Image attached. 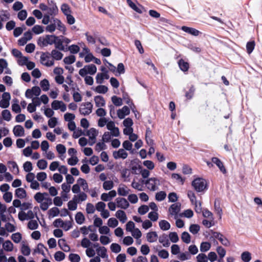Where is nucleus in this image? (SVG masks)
I'll list each match as a JSON object with an SVG mask.
<instances>
[{
  "label": "nucleus",
  "mask_w": 262,
  "mask_h": 262,
  "mask_svg": "<svg viewBox=\"0 0 262 262\" xmlns=\"http://www.w3.org/2000/svg\"><path fill=\"white\" fill-rule=\"evenodd\" d=\"M98 254L102 258H105L107 257L106 254L107 250L104 247H100L96 250Z\"/></svg>",
  "instance_id": "34"
},
{
  "label": "nucleus",
  "mask_w": 262,
  "mask_h": 262,
  "mask_svg": "<svg viewBox=\"0 0 262 262\" xmlns=\"http://www.w3.org/2000/svg\"><path fill=\"white\" fill-rule=\"evenodd\" d=\"M118 207L126 209L129 206L128 202L123 198H118L116 200Z\"/></svg>",
  "instance_id": "8"
},
{
  "label": "nucleus",
  "mask_w": 262,
  "mask_h": 262,
  "mask_svg": "<svg viewBox=\"0 0 262 262\" xmlns=\"http://www.w3.org/2000/svg\"><path fill=\"white\" fill-rule=\"evenodd\" d=\"M61 10L66 16L69 15L72 13V11L70 6L67 4L65 3L61 5Z\"/></svg>",
  "instance_id": "33"
},
{
  "label": "nucleus",
  "mask_w": 262,
  "mask_h": 262,
  "mask_svg": "<svg viewBox=\"0 0 262 262\" xmlns=\"http://www.w3.org/2000/svg\"><path fill=\"white\" fill-rule=\"evenodd\" d=\"M88 73L91 75H94L96 73L97 68L95 65L91 64L90 65L86 66Z\"/></svg>",
  "instance_id": "47"
},
{
  "label": "nucleus",
  "mask_w": 262,
  "mask_h": 262,
  "mask_svg": "<svg viewBox=\"0 0 262 262\" xmlns=\"http://www.w3.org/2000/svg\"><path fill=\"white\" fill-rule=\"evenodd\" d=\"M27 196L26 190L23 188H17L15 191V196L20 199H24Z\"/></svg>",
  "instance_id": "21"
},
{
  "label": "nucleus",
  "mask_w": 262,
  "mask_h": 262,
  "mask_svg": "<svg viewBox=\"0 0 262 262\" xmlns=\"http://www.w3.org/2000/svg\"><path fill=\"white\" fill-rule=\"evenodd\" d=\"M92 243L86 237L83 238L81 242V246L84 248H87L92 245Z\"/></svg>",
  "instance_id": "62"
},
{
  "label": "nucleus",
  "mask_w": 262,
  "mask_h": 262,
  "mask_svg": "<svg viewBox=\"0 0 262 262\" xmlns=\"http://www.w3.org/2000/svg\"><path fill=\"white\" fill-rule=\"evenodd\" d=\"M21 238V234L19 232L13 233L11 235V239L15 243H19Z\"/></svg>",
  "instance_id": "45"
},
{
  "label": "nucleus",
  "mask_w": 262,
  "mask_h": 262,
  "mask_svg": "<svg viewBox=\"0 0 262 262\" xmlns=\"http://www.w3.org/2000/svg\"><path fill=\"white\" fill-rule=\"evenodd\" d=\"M181 204L177 203L172 204L169 208V211L171 215H177L180 211Z\"/></svg>",
  "instance_id": "15"
},
{
  "label": "nucleus",
  "mask_w": 262,
  "mask_h": 262,
  "mask_svg": "<svg viewBox=\"0 0 262 262\" xmlns=\"http://www.w3.org/2000/svg\"><path fill=\"white\" fill-rule=\"evenodd\" d=\"M51 54L49 52H42L40 56V62L42 64L46 67L52 66L54 63L53 59L50 60Z\"/></svg>",
  "instance_id": "3"
},
{
  "label": "nucleus",
  "mask_w": 262,
  "mask_h": 262,
  "mask_svg": "<svg viewBox=\"0 0 262 262\" xmlns=\"http://www.w3.org/2000/svg\"><path fill=\"white\" fill-rule=\"evenodd\" d=\"M8 165L9 169L14 174H18L19 168L17 163L15 161H9L8 162Z\"/></svg>",
  "instance_id": "16"
},
{
  "label": "nucleus",
  "mask_w": 262,
  "mask_h": 262,
  "mask_svg": "<svg viewBox=\"0 0 262 262\" xmlns=\"http://www.w3.org/2000/svg\"><path fill=\"white\" fill-rule=\"evenodd\" d=\"M59 213V210L57 207H53L52 208L50 209L48 211V214L49 215V217H54L58 215Z\"/></svg>",
  "instance_id": "51"
},
{
  "label": "nucleus",
  "mask_w": 262,
  "mask_h": 262,
  "mask_svg": "<svg viewBox=\"0 0 262 262\" xmlns=\"http://www.w3.org/2000/svg\"><path fill=\"white\" fill-rule=\"evenodd\" d=\"M178 63L180 69L182 71L185 72L188 71L189 64L188 62L185 61L183 59L181 58L178 61Z\"/></svg>",
  "instance_id": "17"
},
{
  "label": "nucleus",
  "mask_w": 262,
  "mask_h": 262,
  "mask_svg": "<svg viewBox=\"0 0 262 262\" xmlns=\"http://www.w3.org/2000/svg\"><path fill=\"white\" fill-rule=\"evenodd\" d=\"M181 239L183 242L189 244L191 240L190 235L187 232L184 231L182 233Z\"/></svg>",
  "instance_id": "40"
},
{
  "label": "nucleus",
  "mask_w": 262,
  "mask_h": 262,
  "mask_svg": "<svg viewBox=\"0 0 262 262\" xmlns=\"http://www.w3.org/2000/svg\"><path fill=\"white\" fill-rule=\"evenodd\" d=\"M30 249L28 245L23 244L21 248V252L25 256H28L30 254Z\"/></svg>",
  "instance_id": "54"
},
{
  "label": "nucleus",
  "mask_w": 262,
  "mask_h": 262,
  "mask_svg": "<svg viewBox=\"0 0 262 262\" xmlns=\"http://www.w3.org/2000/svg\"><path fill=\"white\" fill-rule=\"evenodd\" d=\"M126 2L128 5L134 11L140 14L142 13L143 12L141 9L138 7L132 0H126Z\"/></svg>",
  "instance_id": "32"
},
{
  "label": "nucleus",
  "mask_w": 262,
  "mask_h": 262,
  "mask_svg": "<svg viewBox=\"0 0 262 262\" xmlns=\"http://www.w3.org/2000/svg\"><path fill=\"white\" fill-rule=\"evenodd\" d=\"M130 190L127 189V187L125 185H123L122 187L119 186L118 188V193L119 195L121 196L127 195Z\"/></svg>",
  "instance_id": "28"
},
{
  "label": "nucleus",
  "mask_w": 262,
  "mask_h": 262,
  "mask_svg": "<svg viewBox=\"0 0 262 262\" xmlns=\"http://www.w3.org/2000/svg\"><path fill=\"white\" fill-rule=\"evenodd\" d=\"M55 35H46L38 38L37 43L40 48H44L48 45H52L55 42Z\"/></svg>",
  "instance_id": "1"
},
{
  "label": "nucleus",
  "mask_w": 262,
  "mask_h": 262,
  "mask_svg": "<svg viewBox=\"0 0 262 262\" xmlns=\"http://www.w3.org/2000/svg\"><path fill=\"white\" fill-rule=\"evenodd\" d=\"M94 101L97 107L104 106L105 104V101L104 98L100 95L96 96L94 98Z\"/></svg>",
  "instance_id": "24"
},
{
  "label": "nucleus",
  "mask_w": 262,
  "mask_h": 262,
  "mask_svg": "<svg viewBox=\"0 0 262 262\" xmlns=\"http://www.w3.org/2000/svg\"><path fill=\"white\" fill-rule=\"evenodd\" d=\"M192 185L197 192H202L207 189V183L203 178H196L192 182Z\"/></svg>",
  "instance_id": "2"
},
{
  "label": "nucleus",
  "mask_w": 262,
  "mask_h": 262,
  "mask_svg": "<svg viewBox=\"0 0 262 262\" xmlns=\"http://www.w3.org/2000/svg\"><path fill=\"white\" fill-rule=\"evenodd\" d=\"M98 132L94 128H91L87 131L86 135L89 136L90 140H93V142L89 143L90 145H93L96 142V138L97 136Z\"/></svg>",
  "instance_id": "9"
},
{
  "label": "nucleus",
  "mask_w": 262,
  "mask_h": 262,
  "mask_svg": "<svg viewBox=\"0 0 262 262\" xmlns=\"http://www.w3.org/2000/svg\"><path fill=\"white\" fill-rule=\"evenodd\" d=\"M47 162L43 159L38 160L37 163V165L40 169H45L47 167Z\"/></svg>",
  "instance_id": "58"
},
{
  "label": "nucleus",
  "mask_w": 262,
  "mask_h": 262,
  "mask_svg": "<svg viewBox=\"0 0 262 262\" xmlns=\"http://www.w3.org/2000/svg\"><path fill=\"white\" fill-rule=\"evenodd\" d=\"M52 108L54 110L60 109L62 112L66 111V105L61 101L54 100L51 103Z\"/></svg>",
  "instance_id": "6"
},
{
  "label": "nucleus",
  "mask_w": 262,
  "mask_h": 262,
  "mask_svg": "<svg viewBox=\"0 0 262 262\" xmlns=\"http://www.w3.org/2000/svg\"><path fill=\"white\" fill-rule=\"evenodd\" d=\"M110 248L112 251L116 253L120 252L121 250V246L118 244L117 243L112 244Z\"/></svg>",
  "instance_id": "57"
},
{
  "label": "nucleus",
  "mask_w": 262,
  "mask_h": 262,
  "mask_svg": "<svg viewBox=\"0 0 262 262\" xmlns=\"http://www.w3.org/2000/svg\"><path fill=\"white\" fill-rule=\"evenodd\" d=\"M112 101L113 104L117 106H121L122 104V99L116 96L112 97Z\"/></svg>",
  "instance_id": "43"
},
{
  "label": "nucleus",
  "mask_w": 262,
  "mask_h": 262,
  "mask_svg": "<svg viewBox=\"0 0 262 262\" xmlns=\"http://www.w3.org/2000/svg\"><path fill=\"white\" fill-rule=\"evenodd\" d=\"M128 154L124 149H119L118 151L113 152V157L115 159L122 158L125 159L127 157Z\"/></svg>",
  "instance_id": "10"
},
{
  "label": "nucleus",
  "mask_w": 262,
  "mask_h": 262,
  "mask_svg": "<svg viewBox=\"0 0 262 262\" xmlns=\"http://www.w3.org/2000/svg\"><path fill=\"white\" fill-rule=\"evenodd\" d=\"M95 90L98 93L105 94L107 92L108 88L105 85H99L95 88Z\"/></svg>",
  "instance_id": "41"
},
{
  "label": "nucleus",
  "mask_w": 262,
  "mask_h": 262,
  "mask_svg": "<svg viewBox=\"0 0 262 262\" xmlns=\"http://www.w3.org/2000/svg\"><path fill=\"white\" fill-rule=\"evenodd\" d=\"M58 244L60 248L64 252H68L70 250V247L67 245L65 239H59Z\"/></svg>",
  "instance_id": "26"
},
{
  "label": "nucleus",
  "mask_w": 262,
  "mask_h": 262,
  "mask_svg": "<svg viewBox=\"0 0 262 262\" xmlns=\"http://www.w3.org/2000/svg\"><path fill=\"white\" fill-rule=\"evenodd\" d=\"M85 35L86 36V40L88 43L94 45L96 43V38H97L98 36V32H94V35L93 36L90 35L89 33L87 32L85 33Z\"/></svg>",
  "instance_id": "18"
},
{
  "label": "nucleus",
  "mask_w": 262,
  "mask_h": 262,
  "mask_svg": "<svg viewBox=\"0 0 262 262\" xmlns=\"http://www.w3.org/2000/svg\"><path fill=\"white\" fill-rule=\"evenodd\" d=\"M130 110L127 106H124L121 109H119L117 111V115L118 117L122 119L125 117V116L129 115Z\"/></svg>",
  "instance_id": "12"
},
{
  "label": "nucleus",
  "mask_w": 262,
  "mask_h": 262,
  "mask_svg": "<svg viewBox=\"0 0 262 262\" xmlns=\"http://www.w3.org/2000/svg\"><path fill=\"white\" fill-rule=\"evenodd\" d=\"M195 90V89L194 86L193 85H191L188 91L186 92L185 96L187 100H190L192 98L194 94Z\"/></svg>",
  "instance_id": "35"
},
{
  "label": "nucleus",
  "mask_w": 262,
  "mask_h": 262,
  "mask_svg": "<svg viewBox=\"0 0 262 262\" xmlns=\"http://www.w3.org/2000/svg\"><path fill=\"white\" fill-rule=\"evenodd\" d=\"M75 220L78 224L81 225L85 221V217L81 212H78L75 215Z\"/></svg>",
  "instance_id": "29"
},
{
  "label": "nucleus",
  "mask_w": 262,
  "mask_h": 262,
  "mask_svg": "<svg viewBox=\"0 0 262 262\" xmlns=\"http://www.w3.org/2000/svg\"><path fill=\"white\" fill-rule=\"evenodd\" d=\"M166 196V192L163 191H161L156 193V199L158 201H162L165 199Z\"/></svg>",
  "instance_id": "55"
},
{
  "label": "nucleus",
  "mask_w": 262,
  "mask_h": 262,
  "mask_svg": "<svg viewBox=\"0 0 262 262\" xmlns=\"http://www.w3.org/2000/svg\"><path fill=\"white\" fill-rule=\"evenodd\" d=\"M13 132L16 137H22L24 136V128L20 125H15L13 129Z\"/></svg>",
  "instance_id": "14"
},
{
  "label": "nucleus",
  "mask_w": 262,
  "mask_h": 262,
  "mask_svg": "<svg viewBox=\"0 0 262 262\" xmlns=\"http://www.w3.org/2000/svg\"><path fill=\"white\" fill-rule=\"evenodd\" d=\"M211 161L219 167L220 171L223 173L226 174L227 173V170L225 167L223 163L219 158L217 157H213L211 158Z\"/></svg>",
  "instance_id": "7"
},
{
  "label": "nucleus",
  "mask_w": 262,
  "mask_h": 262,
  "mask_svg": "<svg viewBox=\"0 0 262 262\" xmlns=\"http://www.w3.org/2000/svg\"><path fill=\"white\" fill-rule=\"evenodd\" d=\"M159 224L161 229L164 231L168 230L170 228V224L166 220H161Z\"/></svg>",
  "instance_id": "31"
},
{
  "label": "nucleus",
  "mask_w": 262,
  "mask_h": 262,
  "mask_svg": "<svg viewBox=\"0 0 262 262\" xmlns=\"http://www.w3.org/2000/svg\"><path fill=\"white\" fill-rule=\"evenodd\" d=\"M198 262H208V258L204 253H200L196 256Z\"/></svg>",
  "instance_id": "64"
},
{
  "label": "nucleus",
  "mask_w": 262,
  "mask_h": 262,
  "mask_svg": "<svg viewBox=\"0 0 262 262\" xmlns=\"http://www.w3.org/2000/svg\"><path fill=\"white\" fill-rule=\"evenodd\" d=\"M56 49L60 51H64V47L63 45V41L61 36H57L55 35V42L53 43Z\"/></svg>",
  "instance_id": "13"
},
{
  "label": "nucleus",
  "mask_w": 262,
  "mask_h": 262,
  "mask_svg": "<svg viewBox=\"0 0 262 262\" xmlns=\"http://www.w3.org/2000/svg\"><path fill=\"white\" fill-rule=\"evenodd\" d=\"M2 116L3 118L7 121H9L11 119V114L8 110H3L2 112Z\"/></svg>",
  "instance_id": "39"
},
{
  "label": "nucleus",
  "mask_w": 262,
  "mask_h": 262,
  "mask_svg": "<svg viewBox=\"0 0 262 262\" xmlns=\"http://www.w3.org/2000/svg\"><path fill=\"white\" fill-rule=\"evenodd\" d=\"M58 8L55 4L50 8H48V14L50 15H55L58 12Z\"/></svg>",
  "instance_id": "44"
},
{
  "label": "nucleus",
  "mask_w": 262,
  "mask_h": 262,
  "mask_svg": "<svg viewBox=\"0 0 262 262\" xmlns=\"http://www.w3.org/2000/svg\"><path fill=\"white\" fill-rule=\"evenodd\" d=\"M149 210V207L145 205H141L138 208V212L141 215H144Z\"/></svg>",
  "instance_id": "59"
},
{
  "label": "nucleus",
  "mask_w": 262,
  "mask_h": 262,
  "mask_svg": "<svg viewBox=\"0 0 262 262\" xmlns=\"http://www.w3.org/2000/svg\"><path fill=\"white\" fill-rule=\"evenodd\" d=\"M93 104L90 102L83 103L79 108V112L84 116L88 115L92 112Z\"/></svg>",
  "instance_id": "4"
},
{
  "label": "nucleus",
  "mask_w": 262,
  "mask_h": 262,
  "mask_svg": "<svg viewBox=\"0 0 262 262\" xmlns=\"http://www.w3.org/2000/svg\"><path fill=\"white\" fill-rule=\"evenodd\" d=\"M116 216L122 223L125 222L127 220L126 215L123 210H118L116 213Z\"/></svg>",
  "instance_id": "27"
},
{
  "label": "nucleus",
  "mask_w": 262,
  "mask_h": 262,
  "mask_svg": "<svg viewBox=\"0 0 262 262\" xmlns=\"http://www.w3.org/2000/svg\"><path fill=\"white\" fill-rule=\"evenodd\" d=\"M114 186V183L112 181H105L103 184V187L105 190H110Z\"/></svg>",
  "instance_id": "61"
},
{
  "label": "nucleus",
  "mask_w": 262,
  "mask_h": 262,
  "mask_svg": "<svg viewBox=\"0 0 262 262\" xmlns=\"http://www.w3.org/2000/svg\"><path fill=\"white\" fill-rule=\"evenodd\" d=\"M118 224V222L117 220L114 217H111L108 220L107 225L110 227L115 228L117 226Z\"/></svg>",
  "instance_id": "56"
},
{
  "label": "nucleus",
  "mask_w": 262,
  "mask_h": 262,
  "mask_svg": "<svg viewBox=\"0 0 262 262\" xmlns=\"http://www.w3.org/2000/svg\"><path fill=\"white\" fill-rule=\"evenodd\" d=\"M241 258L244 262H249L251 259V254L248 251H245L242 253Z\"/></svg>",
  "instance_id": "37"
},
{
  "label": "nucleus",
  "mask_w": 262,
  "mask_h": 262,
  "mask_svg": "<svg viewBox=\"0 0 262 262\" xmlns=\"http://www.w3.org/2000/svg\"><path fill=\"white\" fill-rule=\"evenodd\" d=\"M3 247L6 251H12L13 249V244L9 240L5 241L3 244Z\"/></svg>",
  "instance_id": "30"
},
{
  "label": "nucleus",
  "mask_w": 262,
  "mask_h": 262,
  "mask_svg": "<svg viewBox=\"0 0 262 262\" xmlns=\"http://www.w3.org/2000/svg\"><path fill=\"white\" fill-rule=\"evenodd\" d=\"M159 242L162 244L163 246L165 247H168L170 245V242H169L168 236L165 233L160 235L159 238Z\"/></svg>",
  "instance_id": "22"
},
{
  "label": "nucleus",
  "mask_w": 262,
  "mask_h": 262,
  "mask_svg": "<svg viewBox=\"0 0 262 262\" xmlns=\"http://www.w3.org/2000/svg\"><path fill=\"white\" fill-rule=\"evenodd\" d=\"M53 22L57 26V29L61 32L63 34H66V28L65 25L58 18H54Z\"/></svg>",
  "instance_id": "20"
},
{
  "label": "nucleus",
  "mask_w": 262,
  "mask_h": 262,
  "mask_svg": "<svg viewBox=\"0 0 262 262\" xmlns=\"http://www.w3.org/2000/svg\"><path fill=\"white\" fill-rule=\"evenodd\" d=\"M255 46V43L254 40L249 41L247 43L246 49L247 52L249 54H251L253 52Z\"/></svg>",
  "instance_id": "38"
},
{
  "label": "nucleus",
  "mask_w": 262,
  "mask_h": 262,
  "mask_svg": "<svg viewBox=\"0 0 262 262\" xmlns=\"http://www.w3.org/2000/svg\"><path fill=\"white\" fill-rule=\"evenodd\" d=\"M68 50L71 53L76 54L79 51L80 48L78 45H72L69 47Z\"/></svg>",
  "instance_id": "63"
},
{
  "label": "nucleus",
  "mask_w": 262,
  "mask_h": 262,
  "mask_svg": "<svg viewBox=\"0 0 262 262\" xmlns=\"http://www.w3.org/2000/svg\"><path fill=\"white\" fill-rule=\"evenodd\" d=\"M76 57L74 55H70L66 57L63 59V62L67 64H71L75 61Z\"/></svg>",
  "instance_id": "50"
},
{
  "label": "nucleus",
  "mask_w": 262,
  "mask_h": 262,
  "mask_svg": "<svg viewBox=\"0 0 262 262\" xmlns=\"http://www.w3.org/2000/svg\"><path fill=\"white\" fill-rule=\"evenodd\" d=\"M40 85L42 89V90L44 91H47L49 89V81L46 79H44L41 80L40 81Z\"/></svg>",
  "instance_id": "48"
},
{
  "label": "nucleus",
  "mask_w": 262,
  "mask_h": 262,
  "mask_svg": "<svg viewBox=\"0 0 262 262\" xmlns=\"http://www.w3.org/2000/svg\"><path fill=\"white\" fill-rule=\"evenodd\" d=\"M200 229V226L197 224H192L189 227V231L193 234H196L198 233Z\"/></svg>",
  "instance_id": "53"
},
{
  "label": "nucleus",
  "mask_w": 262,
  "mask_h": 262,
  "mask_svg": "<svg viewBox=\"0 0 262 262\" xmlns=\"http://www.w3.org/2000/svg\"><path fill=\"white\" fill-rule=\"evenodd\" d=\"M69 258L71 262H79L80 260V257L77 254L71 253Z\"/></svg>",
  "instance_id": "52"
},
{
  "label": "nucleus",
  "mask_w": 262,
  "mask_h": 262,
  "mask_svg": "<svg viewBox=\"0 0 262 262\" xmlns=\"http://www.w3.org/2000/svg\"><path fill=\"white\" fill-rule=\"evenodd\" d=\"M145 184L148 189L151 191H155L158 189L157 186L160 185V182L158 179L150 178L146 181Z\"/></svg>",
  "instance_id": "5"
},
{
  "label": "nucleus",
  "mask_w": 262,
  "mask_h": 262,
  "mask_svg": "<svg viewBox=\"0 0 262 262\" xmlns=\"http://www.w3.org/2000/svg\"><path fill=\"white\" fill-rule=\"evenodd\" d=\"M147 240L149 243H154L157 241L158 234L155 231L149 232L146 235Z\"/></svg>",
  "instance_id": "25"
},
{
  "label": "nucleus",
  "mask_w": 262,
  "mask_h": 262,
  "mask_svg": "<svg viewBox=\"0 0 262 262\" xmlns=\"http://www.w3.org/2000/svg\"><path fill=\"white\" fill-rule=\"evenodd\" d=\"M65 254L61 251H57L54 254V258L56 261H60L63 260L65 258Z\"/></svg>",
  "instance_id": "42"
},
{
  "label": "nucleus",
  "mask_w": 262,
  "mask_h": 262,
  "mask_svg": "<svg viewBox=\"0 0 262 262\" xmlns=\"http://www.w3.org/2000/svg\"><path fill=\"white\" fill-rule=\"evenodd\" d=\"M211 247V244L209 242H203L200 246V250L202 252L208 251Z\"/></svg>",
  "instance_id": "46"
},
{
  "label": "nucleus",
  "mask_w": 262,
  "mask_h": 262,
  "mask_svg": "<svg viewBox=\"0 0 262 262\" xmlns=\"http://www.w3.org/2000/svg\"><path fill=\"white\" fill-rule=\"evenodd\" d=\"M44 195L47 196L48 195V194L46 192L43 193L41 192H37L35 194L34 199L38 203H40L45 200Z\"/></svg>",
  "instance_id": "36"
},
{
  "label": "nucleus",
  "mask_w": 262,
  "mask_h": 262,
  "mask_svg": "<svg viewBox=\"0 0 262 262\" xmlns=\"http://www.w3.org/2000/svg\"><path fill=\"white\" fill-rule=\"evenodd\" d=\"M51 54V57H52V59H53V60H61L63 57V54L54 49V50H53L52 51H51V53H50Z\"/></svg>",
  "instance_id": "23"
},
{
  "label": "nucleus",
  "mask_w": 262,
  "mask_h": 262,
  "mask_svg": "<svg viewBox=\"0 0 262 262\" xmlns=\"http://www.w3.org/2000/svg\"><path fill=\"white\" fill-rule=\"evenodd\" d=\"M38 227V224L36 220H31L28 223V228L31 230H35Z\"/></svg>",
  "instance_id": "49"
},
{
  "label": "nucleus",
  "mask_w": 262,
  "mask_h": 262,
  "mask_svg": "<svg viewBox=\"0 0 262 262\" xmlns=\"http://www.w3.org/2000/svg\"><path fill=\"white\" fill-rule=\"evenodd\" d=\"M181 30L189 34H191L195 36H198L201 33V32L199 30L194 28L188 27L185 26H182L181 27Z\"/></svg>",
  "instance_id": "11"
},
{
  "label": "nucleus",
  "mask_w": 262,
  "mask_h": 262,
  "mask_svg": "<svg viewBox=\"0 0 262 262\" xmlns=\"http://www.w3.org/2000/svg\"><path fill=\"white\" fill-rule=\"evenodd\" d=\"M123 99L125 101V102L126 104H127L129 105H134V103L132 101V100L129 98V95H128L127 93L123 92L122 94Z\"/></svg>",
  "instance_id": "60"
},
{
  "label": "nucleus",
  "mask_w": 262,
  "mask_h": 262,
  "mask_svg": "<svg viewBox=\"0 0 262 262\" xmlns=\"http://www.w3.org/2000/svg\"><path fill=\"white\" fill-rule=\"evenodd\" d=\"M78 203L77 196L74 195L72 200L70 201L68 203V209L70 210H75L77 209Z\"/></svg>",
  "instance_id": "19"
}]
</instances>
